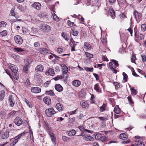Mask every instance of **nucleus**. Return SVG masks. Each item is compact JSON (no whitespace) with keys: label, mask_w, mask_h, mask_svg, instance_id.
Here are the masks:
<instances>
[{"label":"nucleus","mask_w":146,"mask_h":146,"mask_svg":"<svg viewBox=\"0 0 146 146\" xmlns=\"http://www.w3.org/2000/svg\"><path fill=\"white\" fill-rule=\"evenodd\" d=\"M114 111L115 113L117 114L119 113L120 111V109L118 106H116L114 108Z\"/></svg>","instance_id":"nucleus-35"},{"label":"nucleus","mask_w":146,"mask_h":146,"mask_svg":"<svg viewBox=\"0 0 146 146\" xmlns=\"http://www.w3.org/2000/svg\"><path fill=\"white\" fill-rule=\"evenodd\" d=\"M54 5H51L50 7V9L52 11V13H55V11H54Z\"/></svg>","instance_id":"nucleus-58"},{"label":"nucleus","mask_w":146,"mask_h":146,"mask_svg":"<svg viewBox=\"0 0 146 146\" xmlns=\"http://www.w3.org/2000/svg\"><path fill=\"white\" fill-rule=\"evenodd\" d=\"M24 62L26 63V64L23 66V70L26 73H28L29 72L28 70V67L29 66V63L28 61V60L27 59L25 60H24Z\"/></svg>","instance_id":"nucleus-16"},{"label":"nucleus","mask_w":146,"mask_h":146,"mask_svg":"<svg viewBox=\"0 0 146 146\" xmlns=\"http://www.w3.org/2000/svg\"><path fill=\"white\" fill-rule=\"evenodd\" d=\"M142 60L143 62H145L146 60V56L145 55H141Z\"/></svg>","instance_id":"nucleus-62"},{"label":"nucleus","mask_w":146,"mask_h":146,"mask_svg":"<svg viewBox=\"0 0 146 146\" xmlns=\"http://www.w3.org/2000/svg\"><path fill=\"white\" fill-rule=\"evenodd\" d=\"M78 128L82 131L83 130H84L85 131H86L87 132H90V131L89 130L85 129L82 127V126H79Z\"/></svg>","instance_id":"nucleus-54"},{"label":"nucleus","mask_w":146,"mask_h":146,"mask_svg":"<svg viewBox=\"0 0 146 146\" xmlns=\"http://www.w3.org/2000/svg\"><path fill=\"white\" fill-rule=\"evenodd\" d=\"M83 139L86 141H93L94 139V138L89 134L85 135Z\"/></svg>","instance_id":"nucleus-17"},{"label":"nucleus","mask_w":146,"mask_h":146,"mask_svg":"<svg viewBox=\"0 0 146 146\" xmlns=\"http://www.w3.org/2000/svg\"><path fill=\"white\" fill-rule=\"evenodd\" d=\"M93 75H94V76L95 77L96 80H99V76L97 74H95V73H94L93 74Z\"/></svg>","instance_id":"nucleus-64"},{"label":"nucleus","mask_w":146,"mask_h":146,"mask_svg":"<svg viewBox=\"0 0 146 146\" xmlns=\"http://www.w3.org/2000/svg\"><path fill=\"white\" fill-rule=\"evenodd\" d=\"M13 77L16 80H18L19 78V76L17 73H14V74L13 75Z\"/></svg>","instance_id":"nucleus-51"},{"label":"nucleus","mask_w":146,"mask_h":146,"mask_svg":"<svg viewBox=\"0 0 146 146\" xmlns=\"http://www.w3.org/2000/svg\"><path fill=\"white\" fill-rule=\"evenodd\" d=\"M15 17L16 19H13L11 20V21L12 22H15L17 21H21V19H17L19 17L18 16H15Z\"/></svg>","instance_id":"nucleus-52"},{"label":"nucleus","mask_w":146,"mask_h":146,"mask_svg":"<svg viewBox=\"0 0 146 146\" xmlns=\"http://www.w3.org/2000/svg\"><path fill=\"white\" fill-rule=\"evenodd\" d=\"M25 101L27 106L30 108H31L32 107V105L31 103L29 102V101L27 100L26 98H25Z\"/></svg>","instance_id":"nucleus-43"},{"label":"nucleus","mask_w":146,"mask_h":146,"mask_svg":"<svg viewBox=\"0 0 146 146\" xmlns=\"http://www.w3.org/2000/svg\"><path fill=\"white\" fill-rule=\"evenodd\" d=\"M43 101L44 103L47 105H50L51 103V99L49 97L46 96L44 97Z\"/></svg>","instance_id":"nucleus-19"},{"label":"nucleus","mask_w":146,"mask_h":146,"mask_svg":"<svg viewBox=\"0 0 146 146\" xmlns=\"http://www.w3.org/2000/svg\"><path fill=\"white\" fill-rule=\"evenodd\" d=\"M52 16L53 17V19L55 20L56 21H58L59 18L56 16V14L52 12Z\"/></svg>","instance_id":"nucleus-37"},{"label":"nucleus","mask_w":146,"mask_h":146,"mask_svg":"<svg viewBox=\"0 0 146 146\" xmlns=\"http://www.w3.org/2000/svg\"><path fill=\"white\" fill-rule=\"evenodd\" d=\"M8 66L13 73H17L18 68L16 66L12 64L9 63L8 64Z\"/></svg>","instance_id":"nucleus-5"},{"label":"nucleus","mask_w":146,"mask_h":146,"mask_svg":"<svg viewBox=\"0 0 146 146\" xmlns=\"http://www.w3.org/2000/svg\"><path fill=\"white\" fill-rule=\"evenodd\" d=\"M141 28L142 31H145L146 30V24L142 25L141 26Z\"/></svg>","instance_id":"nucleus-49"},{"label":"nucleus","mask_w":146,"mask_h":146,"mask_svg":"<svg viewBox=\"0 0 146 146\" xmlns=\"http://www.w3.org/2000/svg\"><path fill=\"white\" fill-rule=\"evenodd\" d=\"M119 138L121 139L125 140L127 138V136L125 133H121L119 135Z\"/></svg>","instance_id":"nucleus-31"},{"label":"nucleus","mask_w":146,"mask_h":146,"mask_svg":"<svg viewBox=\"0 0 146 146\" xmlns=\"http://www.w3.org/2000/svg\"><path fill=\"white\" fill-rule=\"evenodd\" d=\"M56 109L59 111H62L63 109V106L60 103H57L55 106Z\"/></svg>","instance_id":"nucleus-21"},{"label":"nucleus","mask_w":146,"mask_h":146,"mask_svg":"<svg viewBox=\"0 0 146 146\" xmlns=\"http://www.w3.org/2000/svg\"><path fill=\"white\" fill-rule=\"evenodd\" d=\"M72 84L75 87H78L81 84V82L80 81L76 80L73 81L72 83Z\"/></svg>","instance_id":"nucleus-26"},{"label":"nucleus","mask_w":146,"mask_h":146,"mask_svg":"<svg viewBox=\"0 0 146 146\" xmlns=\"http://www.w3.org/2000/svg\"><path fill=\"white\" fill-rule=\"evenodd\" d=\"M66 133L68 136H72L75 135L76 133V131L75 130L73 129L70 131H67Z\"/></svg>","instance_id":"nucleus-20"},{"label":"nucleus","mask_w":146,"mask_h":146,"mask_svg":"<svg viewBox=\"0 0 146 146\" xmlns=\"http://www.w3.org/2000/svg\"><path fill=\"white\" fill-rule=\"evenodd\" d=\"M80 104L82 108L86 109L88 108L89 106L87 102L85 100L81 101Z\"/></svg>","instance_id":"nucleus-11"},{"label":"nucleus","mask_w":146,"mask_h":146,"mask_svg":"<svg viewBox=\"0 0 146 146\" xmlns=\"http://www.w3.org/2000/svg\"><path fill=\"white\" fill-rule=\"evenodd\" d=\"M107 107L106 104H103L102 106L100 108V111L101 112H102L106 110Z\"/></svg>","instance_id":"nucleus-34"},{"label":"nucleus","mask_w":146,"mask_h":146,"mask_svg":"<svg viewBox=\"0 0 146 146\" xmlns=\"http://www.w3.org/2000/svg\"><path fill=\"white\" fill-rule=\"evenodd\" d=\"M15 96L12 95H9V106L11 107H13L15 104L14 98Z\"/></svg>","instance_id":"nucleus-6"},{"label":"nucleus","mask_w":146,"mask_h":146,"mask_svg":"<svg viewBox=\"0 0 146 146\" xmlns=\"http://www.w3.org/2000/svg\"><path fill=\"white\" fill-rule=\"evenodd\" d=\"M5 92L3 90H2L0 94V101H1L3 100L5 97Z\"/></svg>","instance_id":"nucleus-32"},{"label":"nucleus","mask_w":146,"mask_h":146,"mask_svg":"<svg viewBox=\"0 0 146 146\" xmlns=\"http://www.w3.org/2000/svg\"><path fill=\"white\" fill-rule=\"evenodd\" d=\"M7 25V23L3 21L0 22V28L1 27H5Z\"/></svg>","instance_id":"nucleus-41"},{"label":"nucleus","mask_w":146,"mask_h":146,"mask_svg":"<svg viewBox=\"0 0 146 146\" xmlns=\"http://www.w3.org/2000/svg\"><path fill=\"white\" fill-rule=\"evenodd\" d=\"M14 50L15 51L17 52H22L25 51V50L22 49L21 48H15Z\"/></svg>","instance_id":"nucleus-38"},{"label":"nucleus","mask_w":146,"mask_h":146,"mask_svg":"<svg viewBox=\"0 0 146 146\" xmlns=\"http://www.w3.org/2000/svg\"><path fill=\"white\" fill-rule=\"evenodd\" d=\"M135 143L137 146H145L144 143L139 139H136Z\"/></svg>","instance_id":"nucleus-22"},{"label":"nucleus","mask_w":146,"mask_h":146,"mask_svg":"<svg viewBox=\"0 0 146 146\" xmlns=\"http://www.w3.org/2000/svg\"><path fill=\"white\" fill-rule=\"evenodd\" d=\"M31 91L34 93H39L41 91V89L37 87H32L31 88Z\"/></svg>","instance_id":"nucleus-15"},{"label":"nucleus","mask_w":146,"mask_h":146,"mask_svg":"<svg viewBox=\"0 0 146 146\" xmlns=\"http://www.w3.org/2000/svg\"><path fill=\"white\" fill-rule=\"evenodd\" d=\"M56 113V112L53 108L47 109L45 111L46 115L49 117H52L53 115L55 114Z\"/></svg>","instance_id":"nucleus-3"},{"label":"nucleus","mask_w":146,"mask_h":146,"mask_svg":"<svg viewBox=\"0 0 146 146\" xmlns=\"http://www.w3.org/2000/svg\"><path fill=\"white\" fill-rule=\"evenodd\" d=\"M60 65L62 68L63 74H67V73L68 71L67 67L64 64H61Z\"/></svg>","instance_id":"nucleus-14"},{"label":"nucleus","mask_w":146,"mask_h":146,"mask_svg":"<svg viewBox=\"0 0 146 146\" xmlns=\"http://www.w3.org/2000/svg\"><path fill=\"white\" fill-rule=\"evenodd\" d=\"M32 7L38 10H40L41 8V4L39 2H35L32 5Z\"/></svg>","instance_id":"nucleus-13"},{"label":"nucleus","mask_w":146,"mask_h":146,"mask_svg":"<svg viewBox=\"0 0 146 146\" xmlns=\"http://www.w3.org/2000/svg\"><path fill=\"white\" fill-rule=\"evenodd\" d=\"M15 124L17 126H20L23 122L22 119L19 117H16L14 120Z\"/></svg>","instance_id":"nucleus-12"},{"label":"nucleus","mask_w":146,"mask_h":146,"mask_svg":"<svg viewBox=\"0 0 146 146\" xmlns=\"http://www.w3.org/2000/svg\"><path fill=\"white\" fill-rule=\"evenodd\" d=\"M109 13L110 16L112 17L113 19H114L113 17L115 16V13L114 10L112 9H110L109 10Z\"/></svg>","instance_id":"nucleus-28"},{"label":"nucleus","mask_w":146,"mask_h":146,"mask_svg":"<svg viewBox=\"0 0 146 146\" xmlns=\"http://www.w3.org/2000/svg\"><path fill=\"white\" fill-rule=\"evenodd\" d=\"M25 135L24 132L22 133L19 134L16 137H14V139H12L11 141H12V142L10 144L11 146H14L19 140L20 138L22 136Z\"/></svg>","instance_id":"nucleus-1"},{"label":"nucleus","mask_w":146,"mask_h":146,"mask_svg":"<svg viewBox=\"0 0 146 146\" xmlns=\"http://www.w3.org/2000/svg\"><path fill=\"white\" fill-rule=\"evenodd\" d=\"M62 36L66 40H69V35H67L66 33H61Z\"/></svg>","instance_id":"nucleus-30"},{"label":"nucleus","mask_w":146,"mask_h":146,"mask_svg":"<svg viewBox=\"0 0 146 146\" xmlns=\"http://www.w3.org/2000/svg\"><path fill=\"white\" fill-rule=\"evenodd\" d=\"M127 98L128 101L130 104H131L133 103V102L132 100V98L131 96H129L127 97Z\"/></svg>","instance_id":"nucleus-50"},{"label":"nucleus","mask_w":146,"mask_h":146,"mask_svg":"<svg viewBox=\"0 0 146 146\" xmlns=\"http://www.w3.org/2000/svg\"><path fill=\"white\" fill-rule=\"evenodd\" d=\"M1 137L2 139H6L9 136V131L7 129H3L2 131L0 132Z\"/></svg>","instance_id":"nucleus-4"},{"label":"nucleus","mask_w":146,"mask_h":146,"mask_svg":"<svg viewBox=\"0 0 146 146\" xmlns=\"http://www.w3.org/2000/svg\"><path fill=\"white\" fill-rule=\"evenodd\" d=\"M135 36L136 37L140 40H142L144 38V36L141 34H138L137 36L136 35V33L135 34Z\"/></svg>","instance_id":"nucleus-33"},{"label":"nucleus","mask_w":146,"mask_h":146,"mask_svg":"<svg viewBox=\"0 0 146 146\" xmlns=\"http://www.w3.org/2000/svg\"><path fill=\"white\" fill-rule=\"evenodd\" d=\"M44 69V67L41 64L38 65L36 67L35 70L37 72H42Z\"/></svg>","instance_id":"nucleus-23"},{"label":"nucleus","mask_w":146,"mask_h":146,"mask_svg":"<svg viewBox=\"0 0 146 146\" xmlns=\"http://www.w3.org/2000/svg\"><path fill=\"white\" fill-rule=\"evenodd\" d=\"M63 49L60 47H58L57 49V51L58 53L60 54L62 53L63 52Z\"/></svg>","instance_id":"nucleus-44"},{"label":"nucleus","mask_w":146,"mask_h":146,"mask_svg":"<svg viewBox=\"0 0 146 146\" xmlns=\"http://www.w3.org/2000/svg\"><path fill=\"white\" fill-rule=\"evenodd\" d=\"M55 89L58 92H61L63 90L62 87L59 84H56L55 86Z\"/></svg>","instance_id":"nucleus-25"},{"label":"nucleus","mask_w":146,"mask_h":146,"mask_svg":"<svg viewBox=\"0 0 146 146\" xmlns=\"http://www.w3.org/2000/svg\"><path fill=\"white\" fill-rule=\"evenodd\" d=\"M46 94L49 95L51 96H53L54 95V93L51 90L46 91Z\"/></svg>","instance_id":"nucleus-48"},{"label":"nucleus","mask_w":146,"mask_h":146,"mask_svg":"<svg viewBox=\"0 0 146 146\" xmlns=\"http://www.w3.org/2000/svg\"><path fill=\"white\" fill-rule=\"evenodd\" d=\"M123 80H125V82L127 81V78H128L127 74L125 72L123 73Z\"/></svg>","instance_id":"nucleus-45"},{"label":"nucleus","mask_w":146,"mask_h":146,"mask_svg":"<svg viewBox=\"0 0 146 146\" xmlns=\"http://www.w3.org/2000/svg\"><path fill=\"white\" fill-rule=\"evenodd\" d=\"M71 33L73 36H76L78 35V32L77 31L72 30L71 32Z\"/></svg>","instance_id":"nucleus-47"},{"label":"nucleus","mask_w":146,"mask_h":146,"mask_svg":"<svg viewBox=\"0 0 146 146\" xmlns=\"http://www.w3.org/2000/svg\"><path fill=\"white\" fill-rule=\"evenodd\" d=\"M1 35L3 36H5L7 35V32L6 30H4L0 33Z\"/></svg>","instance_id":"nucleus-42"},{"label":"nucleus","mask_w":146,"mask_h":146,"mask_svg":"<svg viewBox=\"0 0 146 146\" xmlns=\"http://www.w3.org/2000/svg\"><path fill=\"white\" fill-rule=\"evenodd\" d=\"M134 15L137 22H139L141 18V15L138 12L135 11L134 13Z\"/></svg>","instance_id":"nucleus-10"},{"label":"nucleus","mask_w":146,"mask_h":146,"mask_svg":"<svg viewBox=\"0 0 146 146\" xmlns=\"http://www.w3.org/2000/svg\"><path fill=\"white\" fill-rule=\"evenodd\" d=\"M84 48L86 51H88L91 50L92 47L91 45L88 42H85L84 43Z\"/></svg>","instance_id":"nucleus-18"},{"label":"nucleus","mask_w":146,"mask_h":146,"mask_svg":"<svg viewBox=\"0 0 146 146\" xmlns=\"http://www.w3.org/2000/svg\"><path fill=\"white\" fill-rule=\"evenodd\" d=\"M62 140L65 142H66L69 139V138L65 136H62Z\"/></svg>","instance_id":"nucleus-55"},{"label":"nucleus","mask_w":146,"mask_h":146,"mask_svg":"<svg viewBox=\"0 0 146 146\" xmlns=\"http://www.w3.org/2000/svg\"><path fill=\"white\" fill-rule=\"evenodd\" d=\"M113 84L115 85V88L116 89H117L119 87V84L118 83L114 82Z\"/></svg>","instance_id":"nucleus-60"},{"label":"nucleus","mask_w":146,"mask_h":146,"mask_svg":"<svg viewBox=\"0 0 146 146\" xmlns=\"http://www.w3.org/2000/svg\"><path fill=\"white\" fill-rule=\"evenodd\" d=\"M14 10L15 9L14 8H12L10 14L12 16H15V14L14 13Z\"/></svg>","instance_id":"nucleus-59"},{"label":"nucleus","mask_w":146,"mask_h":146,"mask_svg":"<svg viewBox=\"0 0 146 146\" xmlns=\"http://www.w3.org/2000/svg\"><path fill=\"white\" fill-rule=\"evenodd\" d=\"M68 77V74H62L61 76H58L54 78V79L55 80H57L59 79H64V80H67Z\"/></svg>","instance_id":"nucleus-9"},{"label":"nucleus","mask_w":146,"mask_h":146,"mask_svg":"<svg viewBox=\"0 0 146 146\" xmlns=\"http://www.w3.org/2000/svg\"><path fill=\"white\" fill-rule=\"evenodd\" d=\"M51 137V140L53 142H54L56 141V138L54 137V134L53 133H51L49 134Z\"/></svg>","instance_id":"nucleus-36"},{"label":"nucleus","mask_w":146,"mask_h":146,"mask_svg":"<svg viewBox=\"0 0 146 146\" xmlns=\"http://www.w3.org/2000/svg\"><path fill=\"white\" fill-rule=\"evenodd\" d=\"M67 23L68 25L70 27H72L73 26V25L74 24V23L72 22L70 20L68 21Z\"/></svg>","instance_id":"nucleus-53"},{"label":"nucleus","mask_w":146,"mask_h":146,"mask_svg":"<svg viewBox=\"0 0 146 146\" xmlns=\"http://www.w3.org/2000/svg\"><path fill=\"white\" fill-rule=\"evenodd\" d=\"M136 57L134 55H132V57L131 58V61L132 62L135 63V60Z\"/></svg>","instance_id":"nucleus-57"},{"label":"nucleus","mask_w":146,"mask_h":146,"mask_svg":"<svg viewBox=\"0 0 146 146\" xmlns=\"http://www.w3.org/2000/svg\"><path fill=\"white\" fill-rule=\"evenodd\" d=\"M34 46L35 47H39L40 46V43L38 42H35L34 43Z\"/></svg>","instance_id":"nucleus-61"},{"label":"nucleus","mask_w":146,"mask_h":146,"mask_svg":"<svg viewBox=\"0 0 146 146\" xmlns=\"http://www.w3.org/2000/svg\"><path fill=\"white\" fill-rule=\"evenodd\" d=\"M14 40L15 42L19 44H21L23 42V39L22 37L19 35L15 36L14 37Z\"/></svg>","instance_id":"nucleus-8"},{"label":"nucleus","mask_w":146,"mask_h":146,"mask_svg":"<svg viewBox=\"0 0 146 146\" xmlns=\"http://www.w3.org/2000/svg\"><path fill=\"white\" fill-rule=\"evenodd\" d=\"M85 69L88 72H92L93 68H89L88 67H85Z\"/></svg>","instance_id":"nucleus-56"},{"label":"nucleus","mask_w":146,"mask_h":146,"mask_svg":"<svg viewBox=\"0 0 146 146\" xmlns=\"http://www.w3.org/2000/svg\"><path fill=\"white\" fill-rule=\"evenodd\" d=\"M40 27L43 31L46 33H48L50 32L51 29L50 26L45 24H41Z\"/></svg>","instance_id":"nucleus-2"},{"label":"nucleus","mask_w":146,"mask_h":146,"mask_svg":"<svg viewBox=\"0 0 146 146\" xmlns=\"http://www.w3.org/2000/svg\"><path fill=\"white\" fill-rule=\"evenodd\" d=\"M46 74H48V75H50L51 76H54L55 74V72L53 69L52 68H49L48 71L46 72Z\"/></svg>","instance_id":"nucleus-24"},{"label":"nucleus","mask_w":146,"mask_h":146,"mask_svg":"<svg viewBox=\"0 0 146 146\" xmlns=\"http://www.w3.org/2000/svg\"><path fill=\"white\" fill-rule=\"evenodd\" d=\"M94 88L97 92L99 93H101V89L100 88L99 85L98 84H96L95 85Z\"/></svg>","instance_id":"nucleus-27"},{"label":"nucleus","mask_w":146,"mask_h":146,"mask_svg":"<svg viewBox=\"0 0 146 146\" xmlns=\"http://www.w3.org/2000/svg\"><path fill=\"white\" fill-rule=\"evenodd\" d=\"M86 56L88 58H91L93 57V54L88 52H85Z\"/></svg>","instance_id":"nucleus-40"},{"label":"nucleus","mask_w":146,"mask_h":146,"mask_svg":"<svg viewBox=\"0 0 146 146\" xmlns=\"http://www.w3.org/2000/svg\"><path fill=\"white\" fill-rule=\"evenodd\" d=\"M111 62L109 63V66L111 67L110 68H116L117 67L119 66V64L117 61L112 60Z\"/></svg>","instance_id":"nucleus-7"},{"label":"nucleus","mask_w":146,"mask_h":146,"mask_svg":"<svg viewBox=\"0 0 146 146\" xmlns=\"http://www.w3.org/2000/svg\"><path fill=\"white\" fill-rule=\"evenodd\" d=\"M130 90L131 91V93L132 95H135L137 93V91L135 89L133 88H131Z\"/></svg>","instance_id":"nucleus-39"},{"label":"nucleus","mask_w":146,"mask_h":146,"mask_svg":"<svg viewBox=\"0 0 146 146\" xmlns=\"http://www.w3.org/2000/svg\"><path fill=\"white\" fill-rule=\"evenodd\" d=\"M16 113V112L14 110L12 111L9 113V116L12 117L15 115Z\"/></svg>","instance_id":"nucleus-46"},{"label":"nucleus","mask_w":146,"mask_h":146,"mask_svg":"<svg viewBox=\"0 0 146 146\" xmlns=\"http://www.w3.org/2000/svg\"><path fill=\"white\" fill-rule=\"evenodd\" d=\"M102 60L104 61H108V60L106 56H103L102 57Z\"/></svg>","instance_id":"nucleus-63"},{"label":"nucleus","mask_w":146,"mask_h":146,"mask_svg":"<svg viewBox=\"0 0 146 146\" xmlns=\"http://www.w3.org/2000/svg\"><path fill=\"white\" fill-rule=\"evenodd\" d=\"M40 52L42 54H45L48 52V50L47 49L44 48H41L39 49Z\"/></svg>","instance_id":"nucleus-29"}]
</instances>
